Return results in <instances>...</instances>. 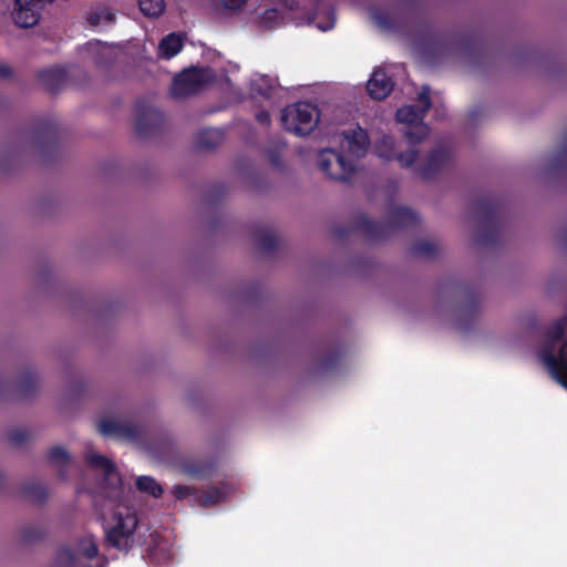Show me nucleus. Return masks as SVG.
Wrapping results in <instances>:
<instances>
[{"instance_id":"obj_1","label":"nucleus","mask_w":567,"mask_h":567,"mask_svg":"<svg viewBox=\"0 0 567 567\" xmlns=\"http://www.w3.org/2000/svg\"><path fill=\"white\" fill-rule=\"evenodd\" d=\"M419 224L420 217L415 212L403 206H395L388 212L386 221H378L365 215H360L353 226L337 227L334 235L343 238L354 230H360L370 240H384L399 229L413 228Z\"/></svg>"},{"instance_id":"obj_2","label":"nucleus","mask_w":567,"mask_h":567,"mask_svg":"<svg viewBox=\"0 0 567 567\" xmlns=\"http://www.w3.org/2000/svg\"><path fill=\"white\" fill-rule=\"evenodd\" d=\"M566 318L555 320L545 332L538 358L550 377L567 370V340H561L566 329Z\"/></svg>"},{"instance_id":"obj_3","label":"nucleus","mask_w":567,"mask_h":567,"mask_svg":"<svg viewBox=\"0 0 567 567\" xmlns=\"http://www.w3.org/2000/svg\"><path fill=\"white\" fill-rule=\"evenodd\" d=\"M472 205L480 224L475 243L478 246H492L497 244L502 230L501 216L503 205L501 200L492 196H486L475 199Z\"/></svg>"},{"instance_id":"obj_4","label":"nucleus","mask_w":567,"mask_h":567,"mask_svg":"<svg viewBox=\"0 0 567 567\" xmlns=\"http://www.w3.org/2000/svg\"><path fill=\"white\" fill-rule=\"evenodd\" d=\"M417 101L421 106L404 105L399 107L395 114L398 122L408 125L404 136L412 146L423 142L430 133V127L424 123V117L432 106L429 86H422Z\"/></svg>"},{"instance_id":"obj_5","label":"nucleus","mask_w":567,"mask_h":567,"mask_svg":"<svg viewBox=\"0 0 567 567\" xmlns=\"http://www.w3.org/2000/svg\"><path fill=\"white\" fill-rule=\"evenodd\" d=\"M320 110L309 102H297L281 112V123L286 131L298 136L309 135L318 125Z\"/></svg>"},{"instance_id":"obj_6","label":"nucleus","mask_w":567,"mask_h":567,"mask_svg":"<svg viewBox=\"0 0 567 567\" xmlns=\"http://www.w3.org/2000/svg\"><path fill=\"white\" fill-rule=\"evenodd\" d=\"M114 525L105 527V546L127 554L135 546V530L138 519L135 514L115 513Z\"/></svg>"},{"instance_id":"obj_7","label":"nucleus","mask_w":567,"mask_h":567,"mask_svg":"<svg viewBox=\"0 0 567 567\" xmlns=\"http://www.w3.org/2000/svg\"><path fill=\"white\" fill-rule=\"evenodd\" d=\"M135 115V132L140 137L155 135L165 122L163 112L153 106L147 99L136 101Z\"/></svg>"},{"instance_id":"obj_8","label":"nucleus","mask_w":567,"mask_h":567,"mask_svg":"<svg viewBox=\"0 0 567 567\" xmlns=\"http://www.w3.org/2000/svg\"><path fill=\"white\" fill-rule=\"evenodd\" d=\"M318 164L322 173L334 181H348L354 172L353 162L331 148H324L320 152Z\"/></svg>"},{"instance_id":"obj_9","label":"nucleus","mask_w":567,"mask_h":567,"mask_svg":"<svg viewBox=\"0 0 567 567\" xmlns=\"http://www.w3.org/2000/svg\"><path fill=\"white\" fill-rule=\"evenodd\" d=\"M209 81L208 71L190 68L174 78L171 93L175 97H186L200 92Z\"/></svg>"},{"instance_id":"obj_10","label":"nucleus","mask_w":567,"mask_h":567,"mask_svg":"<svg viewBox=\"0 0 567 567\" xmlns=\"http://www.w3.org/2000/svg\"><path fill=\"white\" fill-rule=\"evenodd\" d=\"M54 0H16L12 13L16 24L20 28H32L38 24L43 2H53Z\"/></svg>"},{"instance_id":"obj_11","label":"nucleus","mask_w":567,"mask_h":567,"mask_svg":"<svg viewBox=\"0 0 567 567\" xmlns=\"http://www.w3.org/2000/svg\"><path fill=\"white\" fill-rule=\"evenodd\" d=\"M450 159V152L444 146L434 147L426 156L424 162L416 167V174L423 181H432Z\"/></svg>"},{"instance_id":"obj_12","label":"nucleus","mask_w":567,"mask_h":567,"mask_svg":"<svg viewBox=\"0 0 567 567\" xmlns=\"http://www.w3.org/2000/svg\"><path fill=\"white\" fill-rule=\"evenodd\" d=\"M99 432L104 436L135 441L141 437V429L130 422L103 419L99 422Z\"/></svg>"},{"instance_id":"obj_13","label":"nucleus","mask_w":567,"mask_h":567,"mask_svg":"<svg viewBox=\"0 0 567 567\" xmlns=\"http://www.w3.org/2000/svg\"><path fill=\"white\" fill-rule=\"evenodd\" d=\"M86 464L94 470H102L105 484L112 488L121 487L122 478L115 464L102 454L87 452L84 456Z\"/></svg>"},{"instance_id":"obj_14","label":"nucleus","mask_w":567,"mask_h":567,"mask_svg":"<svg viewBox=\"0 0 567 567\" xmlns=\"http://www.w3.org/2000/svg\"><path fill=\"white\" fill-rule=\"evenodd\" d=\"M181 466L187 475L197 480H205L212 477L216 472L217 460L213 456L205 460L188 457L182 461Z\"/></svg>"},{"instance_id":"obj_15","label":"nucleus","mask_w":567,"mask_h":567,"mask_svg":"<svg viewBox=\"0 0 567 567\" xmlns=\"http://www.w3.org/2000/svg\"><path fill=\"white\" fill-rule=\"evenodd\" d=\"M394 82L383 69H377L367 84L369 95L373 100L382 101L393 91Z\"/></svg>"},{"instance_id":"obj_16","label":"nucleus","mask_w":567,"mask_h":567,"mask_svg":"<svg viewBox=\"0 0 567 567\" xmlns=\"http://www.w3.org/2000/svg\"><path fill=\"white\" fill-rule=\"evenodd\" d=\"M43 89L49 93L60 92L68 82V73L61 66H52L38 72L37 75Z\"/></svg>"},{"instance_id":"obj_17","label":"nucleus","mask_w":567,"mask_h":567,"mask_svg":"<svg viewBox=\"0 0 567 567\" xmlns=\"http://www.w3.org/2000/svg\"><path fill=\"white\" fill-rule=\"evenodd\" d=\"M460 312V328L467 330L475 321L480 312V295L475 289H467L465 293V301L458 309Z\"/></svg>"},{"instance_id":"obj_18","label":"nucleus","mask_w":567,"mask_h":567,"mask_svg":"<svg viewBox=\"0 0 567 567\" xmlns=\"http://www.w3.org/2000/svg\"><path fill=\"white\" fill-rule=\"evenodd\" d=\"M343 137L347 142V148L350 154L357 157L365 155L370 144V138L364 128L358 126L354 130L343 132Z\"/></svg>"},{"instance_id":"obj_19","label":"nucleus","mask_w":567,"mask_h":567,"mask_svg":"<svg viewBox=\"0 0 567 567\" xmlns=\"http://www.w3.org/2000/svg\"><path fill=\"white\" fill-rule=\"evenodd\" d=\"M37 144L41 147L56 144L59 140V126L52 118H42L34 128Z\"/></svg>"},{"instance_id":"obj_20","label":"nucleus","mask_w":567,"mask_h":567,"mask_svg":"<svg viewBox=\"0 0 567 567\" xmlns=\"http://www.w3.org/2000/svg\"><path fill=\"white\" fill-rule=\"evenodd\" d=\"M457 45V41L454 38L434 34L431 37L430 41L426 43L424 48V53L426 55L433 56H445L450 52H452Z\"/></svg>"},{"instance_id":"obj_21","label":"nucleus","mask_w":567,"mask_h":567,"mask_svg":"<svg viewBox=\"0 0 567 567\" xmlns=\"http://www.w3.org/2000/svg\"><path fill=\"white\" fill-rule=\"evenodd\" d=\"M224 137V132L219 128H203L196 134L195 144L198 150H214Z\"/></svg>"},{"instance_id":"obj_22","label":"nucleus","mask_w":567,"mask_h":567,"mask_svg":"<svg viewBox=\"0 0 567 567\" xmlns=\"http://www.w3.org/2000/svg\"><path fill=\"white\" fill-rule=\"evenodd\" d=\"M227 497L225 486H209L206 489L196 492V499L204 507H209L224 502Z\"/></svg>"},{"instance_id":"obj_23","label":"nucleus","mask_w":567,"mask_h":567,"mask_svg":"<svg viewBox=\"0 0 567 567\" xmlns=\"http://www.w3.org/2000/svg\"><path fill=\"white\" fill-rule=\"evenodd\" d=\"M17 393L22 399L33 396L38 390V381L32 370L22 372L17 381Z\"/></svg>"},{"instance_id":"obj_24","label":"nucleus","mask_w":567,"mask_h":567,"mask_svg":"<svg viewBox=\"0 0 567 567\" xmlns=\"http://www.w3.org/2000/svg\"><path fill=\"white\" fill-rule=\"evenodd\" d=\"M183 48V40L176 33L165 35L159 42L161 55L165 59L175 56Z\"/></svg>"},{"instance_id":"obj_25","label":"nucleus","mask_w":567,"mask_h":567,"mask_svg":"<svg viewBox=\"0 0 567 567\" xmlns=\"http://www.w3.org/2000/svg\"><path fill=\"white\" fill-rule=\"evenodd\" d=\"M255 240L262 252H274L279 246L278 237L269 229H260L257 231Z\"/></svg>"},{"instance_id":"obj_26","label":"nucleus","mask_w":567,"mask_h":567,"mask_svg":"<svg viewBox=\"0 0 567 567\" xmlns=\"http://www.w3.org/2000/svg\"><path fill=\"white\" fill-rule=\"evenodd\" d=\"M549 172H567V132L559 150L553 155L548 163Z\"/></svg>"},{"instance_id":"obj_27","label":"nucleus","mask_w":567,"mask_h":567,"mask_svg":"<svg viewBox=\"0 0 567 567\" xmlns=\"http://www.w3.org/2000/svg\"><path fill=\"white\" fill-rule=\"evenodd\" d=\"M136 487L140 492L152 495L153 497H161L164 493L163 487L152 476L143 475L137 477Z\"/></svg>"},{"instance_id":"obj_28","label":"nucleus","mask_w":567,"mask_h":567,"mask_svg":"<svg viewBox=\"0 0 567 567\" xmlns=\"http://www.w3.org/2000/svg\"><path fill=\"white\" fill-rule=\"evenodd\" d=\"M377 153L388 162L394 161L396 156L394 138L390 135L382 136L377 144Z\"/></svg>"},{"instance_id":"obj_29","label":"nucleus","mask_w":567,"mask_h":567,"mask_svg":"<svg viewBox=\"0 0 567 567\" xmlns=\"http://www.w3.org/2000/svg\"><path fill=\"white\" fill-rule=\"evenodd\" d=\"M22 493L28 499L38 504L44 503L48 497L47 488L37 483H27L22 488Z\"/></svg>"},{"instance_id":"obj_30","label":"nucleus","mask_w":567,"mask_h":567,"mask_svg":"<svg viewBox=\"0 0 567 567\" xmlns=\"http://www.w3.org/2000/svg\"><path fill=\"white\" fill-rule=\"evenodd\" d=\"M141 12L148 18H157L165 10L164 0H138Z\"/></svg>"},{"instance_id":"obj_31","label":"nucleus","mask_w":567,"mask_h":567,"mask_svg":"<svg viewBox=\"0 0 567 567\" xmlns=\"http://www.w3.org/2000/svg\"><path fill=\"white\" fill-rule=\"evenodd\" d=\"M410 252L414 257H432L437 252V246L427 240H420L412 245Z\"/></svg>"},{"instance_id":"obj_32","label":"nucleus","mask_w":567,"mask_h":567,"mask_svg":"<svg viewBox=\"0 0 567 567\" xmlns=\"http://www.w3.org/2000/svg\"><path fill=\"white\" fill-rule=\"evenodd\" d=\"M55 567H80L76 555L69 548H61L55 558Z\"/></svg>"},{"instance_id":"obj_33","label":"nucleus","mask_w":567,"mask_h":567,"mask_svg":"<svg viewBox=\"0 0 567 567\" xmlns=\"http://www.w3.org/2000/svg\"><path fill=\"white\" fill-rule=\"evenodd\" d=\"M372 17L375 23L383 29L391 31H396L399 29L398 21L388 12H384L382 10H375L373 11Z\"/></svg>"},{"instance_id":"obj_34","label":"nucleus","mask_w":567,"mask_h":567,"mask_svg":"<svg viewBox=\"0 0 567 567\" xmlns=\"http://www.w3.org/2000/svg\"><path fill=\"white\" fill-rule=\"evenodd\" d=\"M48 461L53 465H68L70 462V454L62 446H53L48 453Z\"/></svg>"},{"instance_id":"obj_35","label":"nucleus","mask_w":567,"mask_h":567,"mask_svg":"<svg viewBox=\"0 0 567 567\" xmlns=\"http://www.w3.org/2000/svg\"><path fill=\"white\" fill-rule=\"evenodd\" d=\"M87 20L92 25H99L102 21L113 23L115 20V16L109 8L103 7L93 11Z\"/></svg>"},{"instance_id":"obj_36","label":"nucleus","mask_w":567,"mask_h":567,"mask_svg":"<svg viewBox=\"0 0 567 567\" xmlns=\"http://www.w3.org/2000/svg\"><path fill=\"white\" fill-rule=\"evenodd\" d=\"M44 535V528L40 525L25 526L21 530L22 540L28 544L42 539Z\"/></svg>"},{"instance_id":"obj_37","label":"nucleus","mask_w":567,"mask_h":567,"mask_svg":"<svg viewBox=\"0 0 567 567\" xmlns=\"http://www.w3.org/2000/svg\"><path fill=\"white\" fill-rule=\"evenodd\" d=\"M79 550L81 555L87 559H92L99 554L97 545L91 537H85L80 540Z\"/></svg>"},{"instance_id":"obj_38","label":"nucleus","mask_w":567,"mask_h":567,"mask_svg":"<svg viewBox=\"0 0 567 567\" xmlns=\"http://www.w3.org/2000/svg\"><path fill=\"white\" fill-rule=\"evenodd\" d=\"M30 440V432L25 429H13L8 432V441L14 446H22Z\"/></svg>"},{"instance_id":"obj_39","label":"nucleus","mask_w":567,"mask_h":567,"mask_svg":"<svg viewBox=\"0 0 567 567\" xmlns=\"http://www.w3.org/2000/svg\"><path fill=\"white\" fill-rule=\"evenodd\" d=\"M342 353L338 349L329 351L321 360L320 367L322 370H331L339 365Z\"/></svg>"},{"instance_id":"obj_40","label":"nucleus","mask_w":567,"mask_h":567,"mask_svg":"<svg viewBox=\"0 0 567 567\" xmlns=\"http://www.w3.org/2000/svg\"><path fill=\"white\" fill-rule=\"evenodd\" d=\"M280 18H281V16H280L279 10L267 9L266 11L262 12L260 20H261V24L265 28L270 29V28H274L276 24H278Z\"/></svg>"},{"instance_id":"obj_41","label":"nucleus","mask_w":567,"mask_h":567,"mask_svg":"<svg viewBox=\"0 0 567 567\" xmlns=\"http://www.w3.org/2000/svg\"><path fill=\"white\" fill-rule=\"evenodd\" d=\"M419 152L416 150H409L405 153H396V159L402 167H411L417 159Z\"/></svg>"},{"instance_id":"obj_42","label":"nucleus","mask_w":567,"mask_h":567,"mask_svg":"<svg viewBox=\"0 0 567 567\" xmlns=\"http://www.w3.org/2000/svg\"><path fill=\"white\" fill-rule=\"evenodd\" d=\"M260 82L265 84V86H262L258 81H256L252 83V91L264 97H271L274 93V86L270 84L269 79L261 78Z\"/></svg>"},{"instance_id":"obj_43","label":"nucleus","mask_w":567,"mask_h":567,"mask_svg":"<svg viewBox=\"0 0 567 567\" xmlns=\"http://www.w3.org/2000/svg\"><path fill=\"white\" fill-rule=\"evenodd\" d=\"M195 494V489L193 487L186 485H178L175 488V495L177 498H184Z\"/></svg>"},{"instance_id":"obj_44","label":"nucleus","mask_w":567,"mask_h":567,"mask_svg":"<svg viewBox=\"0 0 567 567\" xmlns=\"http://www.w3.org/2000/svg\"><path fill=\"white\" fill-rule=\"evenodd\" d=\"M225 8L231 10L241 9L248 0H220Z\"/></svg>"},{"instance_id":"obj_45","label":"nucleus","mask_w":567,"mask_h":567,"mask_svg":"<svg viewBox=\"0 0 567 567\" xmlns=\"http://www.w3.org/2000/svg\"><path fill=\"white\" fill-rule=\"evenodd\" d=\"M256 121L264 126H269L271 122L269 112L265 110L258 112L256 114Z\"/></svg>"},{"instance_id":"obj_46","label":"nucleus","mask_w":567,"mask_h":567,"mask_svg":"<svg viewBox=\"0 0 567 567\" xmlns=\"http://www.w3.org/2000/svg\"><path fill=\"white\" fill-rule=\"evenodd\" d=\"M558 384L567 390V370L558 373V377H551Z\"/></svg>"},{"instance_id":"obj_47","label":"nucleus","mask_w":567,"mask_h":567,"mask_svg":"<svg viewBox=\"0 0 567 567\" xmlns=\"http://www.w3.org/2000/svg\"><path fill=\"white\" fill-rule=\"evenodd\" d=\"M12 75V69L8 64L0 63V78L8 79Z\"/></svg>"},{"instance_id":"obj_48","label":"nucleus","mask_w":567,"mask_h":567,"mask_svg":"<svg viewBox=\"0 0 567 567\" xmlns=\"http://www.w3.org/2000/svg\"><path fill=\"white\" fill-rule=\"evenodd\" d=\"M269 161L274 166H280L279 155L275 154L274 152L269 154Z\"/></svg>"},{"instance_id":"obj_49","label":"nucleus","mask_w":567,"mask_h":567,"mask_svg":"<svg viewBox=\"0 0 567 567\" xmlns=\"http://www.w3.org/2000/svg\"><path fill=\"white\" fill-rule=\"evenodd\" d=\"M333 25H334V21L331 20V22L327 27H320V29L326 31V30H329V29L333 28Z\"/></svg>"},{"instance_id":"obj_50","label":"nucleus","mask_w":567,"mask_h":567,"mask_svg":"<svg viewBox=\"0 0 567 567\" xmlns=\"http://www.w3.org/2000/svg\"><path fill=\"white\" fill-rule=\"evenodd\" d=\"M4 482V474L0 471V487L2 486Z\"/></svg>"},{"instance_id":"obj_51","label":"nucleus","mask_w":567,"mask_h":567,"mask_svg":"<svg viewBox=\"0 0 567 567\" xmlns=\"http://www.w3.org/2000/svg\"><path fill=\"white\" fill-rule=\"evenodd\" d=\"M564 245L567 248V230L564 234Z\"/></svg>"}]
</instances>
